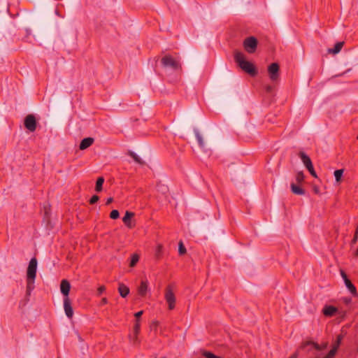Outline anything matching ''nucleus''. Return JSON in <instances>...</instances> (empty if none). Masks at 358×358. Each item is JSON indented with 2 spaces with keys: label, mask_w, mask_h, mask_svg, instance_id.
<instances>
[{
  "label": "nucleus",
  "mask_w": 358,
  "mask_h": 358,
  "mask_svg": "<svg viewBox=\"0 0 358 358\" xmlns=\"http://www.w3.org/2000/svg\"><path fill=\"white\" fill-rule=\"evenodd\" d=\"M164 297L166 303H168L169 309H174L176 305V296L171 285L166 287Z\"/></svg>",
  "instance_id": "nucleus-5"
},
{
  "label": "nucleus",
  "mask_w": 358,
  "mask_h": 358,
  "mask_svg": "<svg viewBox=\"0 0 358 358\" xmlns=\"http://www.w3.org/2000/svg\"><path fill=\"white\" fill-rule=\"evenodd\" d=\"M194 132H195V136H196V140L198 141V143H199V146L200 147H203L204 146V142H203V138H202L201 135L200 134V133L197 130H195Z\"/></svg>",
  "instance_id": "nucleus-24"
},
{
  "label": "nucleus",
  "mask_w": 358,
  "mask_h": 358,
  "mask_svg": "<svg viewBox=\"0 0 358 358\" xmlns=\"http://www.w3.org/2000/svg\"><path fill=\"white\" fill-rule=\"evenodd\" d=\"M120 216L119 211L117 210H113L110 212V217L113 220L117 219Z\"/></svg>",
  "instance_id": "nucleus-29"
},
{
  "label": "nucleus",
  "mask_w": 358,
  "mask_h": 358,
  "mask_svg": "<svg viewBox=\"0 0 358 358\" xmlns=\"http://www.w3.org/2000/svg\"><path fill=\"white\" fill-rule=\"evenodd\" d=\"M24 127L31 132H34L36 129V120L34 115L29 114L26 116L24 121Z\"/></svg>",
  "instance_id": "nucleus-7"
},
{
  "label": "nucleus",
  "mask_w": 358,
  "mask_h": 358,
  "mask_svg": "<svg viewBox=\"0 0 358 358\" xmlns=\"http://www.w3.org/2000/svg\"><path fill=\"white\" fill-rule=\"evenodd\" d=\"M289 358H297V355L296 354H294Z\"/></svg>",
  "instance_id": "nucleus-41"
},
{
  "label": "nucleus",
  "mask_w": 358,
  "mask_h": 358,
  "mask_svg": "<svg viewBox=\"0 0 358 358\" xmlns=\"http://www.w3.org/2000/svg\"><path fill=\"white\" fill-rule=\"evenodd\" d=\"M141 324L139 320H136V323L134 326L133 332L136 334L140 333Z\"/></svg>",
  "instance_id": "nucleus-28"
},
{
  "label": "nucleus",
  "mask_w": 358,
  "mask_h": 358,
  "mask_svg": "<svg viewBox=\"0 0 358 358\" xmlns=\"http://www.w3.org/2000/svg\"><path fill=\"white\" fill-rule=\"evenodd\" d=\"M106 291V287L104 285H101L100 286L98 289H97V295L98 296H100L102 294L103 292H104Z\"/></svg>",
  "instance_id": "nucleus-34"
},
{
  "label": "nucleus",
  "mask_w": 358,
  "mask_h": 358,
  "mask_svg": "<svg viewBox=\"0 0 358 358\" xmlns=\"http://www.w3.org/2000/svg\"><path fill=\"white\" fill-rule=\"evenodd\" d=\"M163 255V246L161 244H158L155 250V257L157 259H159Z\"/></svg>",
  "instance_id": "nucleus-19"
},
{
  "label": "nucleus",
  "mask_w": 358,
  "mask_h": 358,
  "mask_svg": "<svg viewBox=\"0 0 358 358\" xmlns=\"http://www.w3.org/2000/svg\"><path fill=\"white\" fill-rule=\"evenodd\" d=\"M108 303V299L106 298H103L101 300V302H100V306H103L105 304Z\"/></svg>",
  "instance_id": "nucleus-37"
},
{
  "label": "nucleus",
  "mask_w": 358,
  "mask_h": 358,
  "mask_svg": "<svg viewBox=\"0 0 358 358\" xmlns=\"http://www.w3.org/2000/svg\"><path fill=\"white\" fill-rule=\"evenodd\" d=\"M299 156L301 158V161L303 162L304 166L308 169V168H311L313 165L311 159L310 157L306 155L303 152H300L299 153Z\"/></svg>",
  "instance_id": "nucleus-14"
},
{
  "label": "nucleus",
  "mask_w": 358,
  "mask_h": 358,
  "mask_svg": "<svg viewBox=\"0 0 358 358\" xmlns=\"http://www.w3.org/2000/svg\"><path fill=\"white\" fill-rule=\"evenodd\" d=\"M357 239H358V226L357 227V229H356L355 234H354V237L352 240V244H355L357 241Z\"/></svg>",
  "instance_id": "nucleus-32"
},
{
  "label": "nucleus",
  "mask_w": 358,
  "mask_h": 358,
  "mask_svg": "<svg viewBox=\"0 0 358 358\" xmlns=\"http://www.w3.org/2000/svg\"><path fill=\"white\" fill-rule=\"evenodd\" d=\"M118 292L122 297L125 298L129 294V289L123 283H120Z\"/></svg>",
  "instance_id": "nucleus-15"
},
{
  "label": "nucleus",
  "mask_w": 358,
  "mask_h": 358,
  "mask_svg": "<svg viewBox=\"0 0 358 358\" xmlns=\"http://www.w3.org/2000/svg\"><path fill=\"white\" fill-rule=\"evenodd\" d=\"M139 260V256L137 255V254H134L132 255L131 257V262H130V266L131 267H134L136 266V264H137V262H138Z\"/></svg>",
  "instance_id": "nucleus-25"
},
{
  "label": "nucleus",
  "mask_w": 358,
  "mask_h": 358,
  "mask_svg": "<svg viewBox=\"0 0 358 358\" xmlns=\"http://www.w3.org/2000/svg\"><path fill=\"white\" fill-rule=\"evenodd\" d=\"M138 334H136V333L133 332L132 334L129 335V341L132 345H137L140 343V341L138 337Z\"/></svg>",
  "instance_id": "nucleus-20"
},
{
  "label": "nucleus",
  "mask_w": 358,
  "mask_h": 358,
  "mask_svg": "<svg viewBox=\"0 0 358 358\" xmlns=\"http://www.w3.org/2000/svg\"><path fill=\"white\" fill-rule=\"evenodd\" d=\"M337 350H338V349L336 348V347H334L333 346L332 349L327 355V357L328 358H333L335 356Z\"/></svg>",
  "instance_id": "nucleus-30"
},
{
  "label": "nucleus",
  "mask_w": 358,
  "mask_h": 358,
  "mask_svg": "<svg viewBox=\"0 0 358 358\" xmlns=\"http://www.w3.org/2000/svg\"><path fill=\"white\" fill-rule=\"evenodd\" d=\"M99 197L97 195H94L90 199V203L94 204L95 203H96L99 201Z\"/></svg>",
  "instance_id": "nucleus-33"
},
{
  "label": "nucleus",
  "mask_w": 358,
  "mask_h": 358,
  "mask_svg": "<svg viewBox=\"0 0 358 358\" xmlns=\"http://www.w3.org/2000/svg\"><path fill=\"white\" fill-rule=\"evenodd\" d=\"M143 310L138 311L136 313H135V317H136V320H139V317L143 315Z\"/></svg>",
  "instance_id": "nucleus-36"
},
{
  "label": "nucleus",
  "mask_w": 358,
  "mask_h": 358,
  "mask_svg": "<svg viewBox=\"0 0 358 358\" xmlns=\"http://www.w3.org/2000/svg\"><path fill=\"white\" fill-rule=\"evenodd\" d=\"M317 358H328L327 356L326 355L325 357H317Z\"/></svg>",
  "instance_id": "nucleus-42"
},
{
  "label": "nucleus",
  "mask_w": 358,
  "mask_h": 358,
  "mask_svg": "<svg viewBox=\"0 0 358 358\" xmlns=\"http://www.w3.org/2000/svg\"><path fill=\"white\" fill-rule=\"evenodd\" d=\"M178 253L180 255H183L186 253V248L182 241L179 242Z\"/></svg>",
  "instance_id": "nucleus-26"
},
{
  "label": "nucleus",
  "mask_w": 358,
  "mask_h": 358,
  "mask_svg": "<svg viewBox=\"0 0 358 358\" xmlns=\"http://www.w3.org/2000/svg\"><path fill=\"white\" fill-rule=\"evenodd\" d=\"M134 217V213L130 211H126L124 216L122 218L124 224L129 229L134 227L135 224H132L131 218Z\"/></svg>",
  "instance_id": "nucleus-10"
},
{
  "label": "nucleus",
  "mask_w": 358,
  "mask_h": 358,
  "mask_svg": "<svg viewBox=\"0 0 358 358\" xmlns=\"http://www.w3.org/2000/svg\"><path fill=\"white\" fill-rule=\"evenodd\" d=\"M341 276L343 277L344 282H345V279H348L346 273L343 271H341Z\"/></svg>",
  "instance_id": "nucleus-38"
},
{
  "label": "nucleus",
  "mask_w": 358,
  "mask_h": 358,
  "mask_svg": "<svg viewBox=\"0 0 358 358\" xmlns=\"http://www.w3.org/2000/svg\"><path fill=\"white\" fill-rule=\"evenodd\" d=\"M161 62L164 67H170L173 70L176 71L181 69L180 62L169 55L163 57Z\"/></svg>",
  "instance_id": "nucleus-3"
},
{
  "label": "nucleus",
  "mask_w": 358,
  "mask_h": 358,
  "mask_svg": "<svg viewBox=\"0 0 358 358\" xmlns=\"http://www.w3.org/2000/svg\"><path fill=\"white\" fill-rule=\"evenodd\" d=\"M148 290V280H142L140 286L138 287V294L141 296H145Z\"/></svg>",
  "instance_id": "nucleus-12"
},
{
  "label": "nucleus",
  "mask_w": 358,
  "mask_h": 358,
  "mask_svg": "<svg viewBox=\"0 0 358 358\" xmlns=\"http://www.w3.org/2000/svg\"><path fill=\"white\" fill-rule=\"evenodd\" d=\"M343 174V169H338L334 171V176L337 182H341L342 176Z\"/></svg>",
  "instance_id": "nucleus-23"
},
{
  "label": "nucleus",
  "mask_w": 358,
  "mask_h": 358,
  "mask_svg": "<svg viewBox=\"0 0 358 358\" xmlns=\"http://www.w3.org/2000/svg\"><path fill=\"white\" fill-rule=\"evenodd\" d=\"M104 182V178L103 177L98 178L96 182V187L95 190L98 192H101L102 190V186Z\"/></svg>",
  "instance_id": "nucleus-21"
},
{
  "label": "nucleus",
  "mask_w": 358,
  "mask_h": 358,
  "mask_svg": "<svg viewBox=\"0 0 358 358\" xmlns=\"http://www.w3.org/2000/svg\"><path fill=\"white\" fill-rule=\"evenodd\" d=\"M45 214H48V211H47L46 208H45Z\"/></svg>",
  "instance_id": "nucleus-43"
},
{
  "label": "nucleus",
  "mask_w": 358,
  "mask_h": 358,
  "mask_svg": "<svg viewBox=\"0 0 358 358\" xmlns=\"http://www.w3.org/2000/svg\"><path fill=\"white\" fill-rule=\"evenodd\" d=\"M37 260L31 259L27 271V292L29 294L34 289V281L36 275Z\"/></svg>",
  "instance_id": "nucleus-2"
},
{
  "label": "nucleus",
  "mask_w": 358,
  "mask_h": 358,
  "mask_svg": "<svg viewBox=\"0 0 358 358\" xmlns=\"http://www.w3.org/2000/svg\"><path fill=\"white\" fill-rule=\"evenodd\" d=\"M304 180V175L302 171H299L296 173V180L298 183H301Z\"/></svg>",
  "instance_id": "nucleus-27"
},
{
  "label": "nucleus",
  "mask_w": 358,
  "mask_h": 358,
  "mask_svg": "<svg viewBox=\"0 0 358 358\" xmlns=\"http://www.w3.org/2000/svg\"><path fill=\"white\" fill-rule=\"evenodd\" d=\"M343 45H344V42H338L335 44L334 48H331V49H329L328 52L329 53H332L334 55L337 54L341 50Z\"/></svg>",
  "instance_id": "nucleus-17"
},
{
  "label": "nucleus",
  "mask_w": 358,
  "mask_h": 358,
  "mask_svg": "<svg viewBox=\"0 0 358 358\" xmlns=\"http://www.w3.org/2000/svg\"><path fill=\"white\" fill-rule=\"evenodd\" d=\"M64 309L65 311L66 315L69 318H72L73 315V310L71 306V303L69 297L64 298Z\"/></svg>",
  "instance_id": "nucleus-8"
},
{
  "label": "nucleus",
  "mask_w": 358,
  "mask_h": 358,
  "mask_svg": "<svg viewBox=\"0 0 358 358\" xmlns=\"http://www.w3.org/2000/svg\"><path fill=\"white\" fill-rule=\"evenodd\" d=\"M291 189L294 194L297 195H303L305 194L304 189L294 183L291 184Z\"/></svg>",
  "instance_id": "nucleus-16"
},
{
  "label": "nucleus",
  "mask_w": 358,
  "mask_h": 358,
  "mask_svg": "<svg viewBox=\"0 0 358 358\" xmlns=\"http://www.w3.org/2000/svg\"><path fill=\"white\" fill-rule=\"evenodd\" d=\"M70 289V282L66 279L62 280L60 284V290L64 297H69Z\"/></svg>",
  "instance_id": "nucleus-9"
},
{
  "label": "nucleus",
  "mask_w": 358,
  "mask_h": 358,
  "mask_svg": "<svg viewBox=\"0 0 358 358\" xmlns=\"http://www.w3.org/2000/svg\"><path fill=\"white\" fill-rule=\"evenodd\" d=\"M243 47L246 52L252 54L256 51L257 47V40L254 36L246 38L243 41Z\"/></svg>",
  "instance_id": "nucleus-4"
},
{
  "label": "nucleus",
  "mask_w": 358,
  "mask_h": 358,
  "mask_svg": "<svg viewBox=\"0 0 358 358\" xmlns=\"http://www.w3.org/2000/svg\"><path fill=\"white\" fill-rule=\"evenodd\" d=\"M280 66L277 63H272L268 66V74L272 82L278 81L280 76Z\"/></svg>",
  "instance_id": "nucleus-6"
},
{
  "label": "nucleus",
  "mask_w": 358,
  "mask_h": 358,
  "mask_svg": "<svg viewBox=\"0 0 358 358\" xmlns=\"http://www.w3.org/2000/svg\"><path fill=\"white\" fill-rule=\"evenodd\" d=\"M129 155L133 158V159L138 164H143L144 162L141 159V157L137 155L135 152L130 151Z\"/></svg>",
  "instance_id": "nucleus-22"
},
{
  "label": "nucleus",
  "mask_w": 358,
  "mask_h": 358,
  "mask_svg": "<svg viewBox=\"0 0 358 358\" xmlns=\"http://www.w3.org/2000/svg\"><path fill=\"white\" fill-rule=\"evenodd\" d=\"M338 312L337 308L332 306H325L322 310L323 314L327 317H332Z\"/></svg>",
  "instance_id": "nucleus-13"
},
{
  "label": "nucleus",
  "mask_w": 358,
  "mask_h": 358,
  "mask_svg": "<svg viewBox=\"0 0 358 358\" xmlns=\"http://www.w3.org/2000/svg\"><path fill=\"white\" fill-rule=\"evenodd\" d=\"M271 90H272V87L271 86L268 85V86L266 87V91L268 92H270Z\"/></svg>",
  "instance_id": "nucleus-40"
},
{
  "label": "nucleus",
  "mask_w": 358,
  "mask_h": 358,
  "mask_svg": "<svg viewBox=\"0 0 358 358\" xmlns=\"http://www.w3.org/2000/svg\"><path fill=\"white\" fill-rule=\"evenodd\" d=\"M94 142V139L92 137H87L83 139L80 143L79 148L81 150H85L90 147Z\"/></svg>",
  "instance_id": "nucleus-11"
},
{
  "label": "nucleus",
  "mask_w": 358,
  "mask_h": 358,
  "mask_svg": "<svg viewBox=\"0 0 358 358\" xmlns=\"http://www.w3.org/2000/svg\"><path fill=\"white\" fill-rule=\"evenodd\" d=\"M308 171L310 172L312 176H313L314 178H317V173L314 170L313 166H312L311 168H308Z\"/></svg>",
  "instance_id": "nucleus-35"
},
{
  "label": "nucleus",
  "mask_w": 358,
  "mask_h": 358,
  "mask_svg": "<svg viewBox=\"0 0 358 358\" xmlns=\"http://www.w3.org/2000/svg\"><path fill=\"white\" fill-rule=\"evenodd\" d=\"M234 59L240 68H241V69L245 72L248 73L252 76L257 75V71L255 66L250 62L245 60L243 53L241 52L236 51L234 53Z\"/></svg>",
  "instance_id": "nucleus-1"
},
{
  "label": "nucleus",
  "mask_w": 358,
  "mask_h": 358,
  "mask_svg": "<svg viewBox=\"0 0 358 358\" xmlns=\"http://www.w3.org/2000/svg\"><path fill=\"white\" fill-rule=\"evenodd\" d=\"M343 340V336L342 335H338L336 338V340L334 344V347H336V348L338 349L341 345V343Z\"/></svg>",
  "instance_id": "nucleus-31"
},
{
  "label": "nucleus",
  "mask_w": 358,
  "mask_h": 358,
  "mask_svg": "<svg viewBox=\"0 0 358 358\" xmlns=\"http://www.w3.org/2000/svg\"><path fill=\"white\" fill-rule=\"evenodd\" d=\"M58 358H60V357H58Z\"/></svg>",
  "instance_id": "nucleus-44"
},
{
  "label": "nucleus",
  "mask_w": 358,
  "mask_h": 358,
  "mask_svg": "<svg viewBox=\"0 0 358 358\" xmlns=\"http://www.w3.org/2000/svg\"><path fill=\"white\" fill-rule=\"evenodd\" d=\"M345 286L349 289L350 292L352 295H356L357 294L356 287H355V285L351 282V281L349 279H345Z\"/></svg>",
  "instance_id": "nucleus-18"
},
{
  "label": "nucleus",
  "mask_w": 358,
  "mask_h": 358,
  "mask_svg": "<svg viewBox=\"0 0 358 358\" xmlns=\"http://www.w3.org/2000/svg\"><path fill=\"white\" fill-rule=\"evenodd\" d=\"M113 200V198H112V197L108 198V199H107V201H106V205H109L110 203H112Z\"/></svg>",
  "instance_id": "nucleus-39"
}]
</instances>
